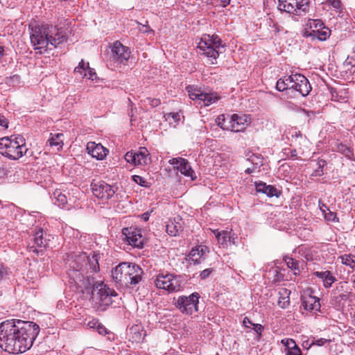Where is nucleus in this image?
Returning <instances> with one entry per match:
<instances>
[{
    "label": "nucleus",
    "instance_id": "57",
    "mask_svg": "<svg viewBox=\"0 0 355 355\" xmlns=\"http://www.w3.org/2000/svg\"><path fill=\"white\" fill-rule=\"evenodd\" d=\"M243 324L245 328H250L254 323L248 317H245L243 320Z\"/></svg>",
    "mask_w": 355,
    "mask_h": 355
},
{
    "label": "nucleus",
    "instance_id": "18",
    "mask_svg": "<svg viewBox=\"0 0 355 355\" xmlns=\"http://www.w3.org/2000/svg\"><path fill=\"white\" fill-rule=\"evenodd\" d=\"M46 245V241L43 237V230H40L34 234L32 243L28 245L29 252L36 253L37 255L44 251Z\"/></svg>",
    "mask_w": 355,
    "mask_h": 355
},
{
    "label": "nucleus",
    "instance_id": "37",
    "mask_svg": "<svg viewBox=\"0 0 355 355\" xmlns=\"http://www.w3.org/2000/svg\"><path fill=\"white\" fill-rule=\"evenodd\" d=\"M193 257L191 256V250L190 251V252L189 253V255H188V262L190 263V264H193V265H198L200 264L202 261H204L205 259V257H202L200 254V252H198V253H195V254L193 255Z\"/></svg>",
    "mask_w": 355,
    "mask_h": 355
},
{
    "label": "nucleus",
    "instance_id": "13",
    "mask_svg": "<svg viewBox=\"0 0 355 355\" xmlns=\"http://www.w3.org/2000/svg\"><path fill=\"white\" fill-rule=\"evenodd\" d=\"M278 8L288 13H295L299 10L304 11L308 6L309 0H278Z\"/></svg>",
    "mask_w": 355,
    "mask_h": 355
},
{
    "label": "nucleus",
    "instance_id": "55",
    "mask_svg": "<svg viewBox=\"0 0 355 355\" xmlns=\"http://www.w3.org/2000/svg\"><path fill=\"white\" fill-rule=\"evenodd\" d=\"M318 205L320 211L322 212L323 214L326 213L327 210H329V207L321 200H319Z\"/></svg>",
    "mask_w": 355,
    "mask_h": 355
},
{
    "label": "nucleus",
    "instance_id": "64",
    "mask_svg": "<svg viewBox=\"0 0 355 355\" xmlns=\"http://www.w3.org/2000/svg\"><path fill=\"white\" fill-rule=\"evenodd\" d=\"M338 297L340 298V300H346L348 297V294L343 293L339 295Z\"/></svg>",
    "mask_w": 355,
    "mask_h": 355
},
{
    "label": "nucleus",
    "instance_id": "53",
    "mask_svg": "<svg viewBox=\"0 0 355 355\" xmlns=\"http://www.w3.org/2000/svg\"><path fill=\"white\" fill-rule=\"evenodd\" d=\"M98 324L99 321L97 319L94 318L87 323V327L89 329H96Z\"/></svg>",
    "mask_w": 355,
    "mask_h": 355
},
{
    "label": "nucleus",
    "instance_id": "5",
    "mask_svg": "<svg viewBox=\"0 0 355 355\" xmlns=\"http://www.w3.org/2000/svg\"><path fill=\"white\" fill-rule=\"evenodd\" d=\"M28 148L21 135L0 139V154L12 160H17L26 153Z\"/></svg>",
    "mask_w": 355,
    "mask_h": 355
},
{
    "label": "nucleus",
    "instance_id": "11",
    "mask_svg": "<svg viewBox=\"0 0 355 355\" xmlns=\"http://www.w3.org/2000/svg\"><path fill=\"white\" fill-rule=\"evenodd\" d=\"M92 193L101 200H109L114 196L118 187L116 185L109 184L104 181H94L91 184Z\"/></svg>",
    "mask_w": 355,
    "mask_h": 355
},
{
    "label": "nucleus",
    "instance_id": "50",
    "mask_svg": "<svg viewBox=\"0 0 355 355\" xmlns=\"http://www.w3.org/2000/svg\"><path fill=\"white\" fill-rule=\"evenodd\" d=\"M252 329L254 330L257 334L258 338H260L262 336V331H263L264 327L263 325L260 324L254 323Z\"/></svg>",
    "mask_w": 355,
    "mask_h": 355
},
{
    "label": "nucleus",
    "instance_id": "14",
    "mask_svg": "<svg viewBox=\"0 0 355 355\" xmlns=\"http://www.w3.org/2000/svg\"><path fill=\"white\" fill-rule=\"evenodd\" d=\"M189 96L193 101H198L201 106H208L215 103L218 97L214 93L206 92L205 90H189Z\"/></svg>",
    "mask_w": 355,
    "mask_h": 355
},
{
    "label": "nucleus",
    "instance_id": "26",
    "mask_svg": "<svg viewBox=\"0 0 355 355\" xmlns=\"http://www.w3.org/2000/svg\"><path fill=\"white\" fill-rule=\"evenodd\" d=\"M64 135L62 133H51L50 137L47 141L50 147L60 150L63 146Z\"/></svg>",
    "mask_w": 355,
    "mask_h": 355
},
{
    "label": "nucleus",
    "instance_id": "61",
    "mask_svg": "<svg viewBox=\"0 0 355 355\" xmlns=\"http://www.w3.org/2000/svg\"><path fill=\"white\" fill-rule=\"evenodd\" d=\"M150 217V212L146 211L141 215V218L144 221H148Z\"/></svg>",
    "mask_w": 355,
    "mask_h": 355
},
{
    "label": "nucleus",
    "instance_id": "60",
    "mask_svg": "<svg viewBox=\"0 0 355 355\" xmlns=\"http://www.w3.org/2000/svg\"><path fill=\"white\" fill-rule=\"evenodd\" d=\"M211 231L214 234V236H216V238L217 239V241H218V238H220V236L222 235V230H211Z\"/></svg>",
    "mask_w": 355,
    "mask_h": 355
},
{
    "label": "nucleus",
    "instance_id": "51",
    "mask_svg": "<svg viewBox=\"0 0 355 355\" xmlns=\"http://www.w3.org/2000/svg\"><path fill=\"white\" fill-rule=\"evenodd\" d=\"M284 153L287 157L290 158H295L297 155V153L295 149L285 148L284 150Z\"/></svg>",
    "mask_w": 355,
    "mask_h": 355
},
{
    "label": "nucleus",
    "instance_id": "29",
    "mask_svg": "<svg viewBox=\"0 0 355 355\" xmlns=\"http://www.w3.org/2000/svg\"><path fill=\"white\" fill-rule=\"evenodd\" d=\"M291 293V291H288L286 288H282L281 291H279V297L278 300V305L279 307L282 309L287 308L290 304V297L289 295Z\"/></svg>",
    "mask_w": 355,
    "mask_h": 355
},
{
    "label": "nucleus",
    "instance_id": "43",
    "mask_svg": "<svg viewBox=\"0 0 355 355\" xmlns=\"http://www.w3.org/2000/svg\"><path fill=\"white\" fill-rule=\"evenodd\" d=\"M216 122L223 130H230V125L226 124V119L223 114L219 115L216 119Z\"/></svg>",
    "mask_w": 355,
    "mask_h": 355
},
{
    "label": "nucleus",
    "instance_id": "2",
    "mask_svg": "<svg viewBox=\"0 0 355 355\" xmlns=\"http://www.w3.org/2000/svg\"><path fill=\"white\" fill-rule=\"evenodd\" d=\"M37 324L18 319L0 324V347L11 354L24 353L33 345L40 333Z\"/></svg>",
    "mask_w": 355,
    "mask_h": 355
},
{
    "label": "nucleus",
    "instance_id": "8",
    "mask_svg": "<svg viewBox=\"0 0 355 355\" xmlns=\"http://www.w3.org/2000/svg\"><path fill=\"white\" fill-rule=\"evenodd\" d=\"M311 89L308 79L302 74L295 73L277 80L275 89Z\"/></svg>",
    "mask_w": 355,
    "mask_h": 355
},
{
    "label": "nucleus",
    "instance_id": "46",
    "mask_svg": "<svg viewBox=\"0 0 355 355\" xmlns=\"http://www.w3.org/2000/svg\"><path fill=\"white\" fill-rule=\"evenodd\" d=\"M282 344L285 346L286 351L287 352L289 349L293 348L295 347V342L294 340L291 338H284L281 341Z\"/></svg>",
    "mask_w": 355,
    "mask_h": 355
},
{
    "label": "nucleus",
    "instance_id": "33",
    "mask_svg": "<svg viewBox=\"0 0 355 355\" xmlns=\"http://www.w3.org/2000/svg\"><path fill=\"white\" fill-rule=\"evenodd\" d=\"M335 150L343 154L345 157L349 159H352L354 153L352 150L345 144L338 143L335 146Z\"/></svg>",
    "mask_w": 355,
    "mask_h": 355
},
{
    "label": "nucleus",
    "instance_id": "3",
    "mask_svg": "<svg viewBox=\"0 0 355 355\" xmlns=\"http://www.w3.org/2000/svg\"><path fill=\"white\" fill-rule=\"evenodd\" d=\"M30 29L31 43L36 53H45L67 41L66 35L52 25H35Z\"/></svg>",
    "mask_w": 355,
    "mask_h": 355
},
{
    "label": "nucleus",
    "instance_id": "15",
    "mask_svg": "<svg viewBox=\"0 0 355 355\" xmlns=\"http://www.w3.org/2000/svg\"><path fill=\"white\" fill-rule=\"evenodd\" d=\"M171 165H175L177 169L184 175L189 177L192 180L196 178L195 172L191 168L189 162L182 157L173 158L168 161Z\"/></svg>",
    "mask_w": 355,
    "mask_h": 355
},
{
    "label": "nucleus",
    "instance_id": "19",
    "mask_svg": "<svg viewBox=\"0 0 355 355\" xmlns=\"http://www.w3.org/2000/svg\"><path fill=\"white\" fill-rule=\"evenodd\" d=\"M86 149L88 154L98 160L103 159L108 153V150L103 146H102L101 144H96L94 141L88 142Z\"/></svg>",
    "mask_w": 355,
    "mask_h": 355
},
{
    "label": "nucleus",
    "instance_id": "49",
    "mask_svg": "<svg viewBox=\"0 0 355 355\" xmlns=\"http://www.w3.org/2000/svg\"><path fill=\"white\" fill-rule=\"evenodd\" d=\"M125 159L130 163V164H132L136 166V157H135V153L132 152V151H129L128 153H125Z\"/></svg>",
    "mask_w": 355,
    "mask_h": 355
},
{
    "label": "nucleus",
    "instance_id": "22",
    "mask_svg": "<svg viewBox=\"0 0 355 355\" xmlns=\"http://www.w3.org/2000/svg\"><path fill=\"white\" fill-rule=\"evenodd\" d=\"M247 156L248 158L246 161L252 164V167H248L245 169V173L247 174H251L255 172L263 165V157L261 155L254 153L247 155Z\"/></svg>",
    "mask_w": 355,
    "mask_h": 355
},
{
    "label": "nucleus",
    "instance_id": "16",
    "mask_svg": "<svg viewBox=\"0 0 355 355\" xmlns=\"http://www.w3.org/2000/svg\"><path fill=\"white\" fill-rule=\"evenodd\" d=\"M74 73L79 78H85L91 81H98L96 72L93 69L89 67V63L85 62L83 60H82L78 67L75 68Z\"/></svg>",
    "mask_w": 355,
    "mask_h": 355
},
{
    "label": "nucleus",
    "instance_id": "31",
    "mask_svg": "<svg viewBox=\"0 0 355 355\" xmlns=\"http://www.w3.org/2000/svg\"><path fill=\"white\" fill-rule=\"evenodd\" d=\"M229 121L232 125H230V130L233 132H239L243 128H240L241 125H244V119L242 116H239L238 114H233ZM246 121V120H245Z\"/></svg>",
    "mask_w": 355,
    "mask_h": 355
},
{
    "label": "nucleus",
    "instance_id": "35",
    "mask_svg": "<svg viewBox=\"0 0 355 355\" xmlns=\"http://www.w3.org/2000/svg\"><path fill=\"white\" fill-rule=\"evenodd\" d=\"M331 31L324 26L320 29L313 37L318 38L320 41L326 40L330 36Z\"/></svg>",
    "mask_w": 355,
    "mask_h": 355
},
{
    "label": "nucleus",
    "instance_id": "9",
    "mask_svg": "<svg viewBox=\"0 0 355 355\" xmlns=\"http://www.w3.org/2000/svg\"><path fill=\"white\" fill-rule=\"evenodd\" d=\"M155 284L157 288L168 291L169 293L179 291L182 287L180 277L172 274L157 275Z\"/></svg>",
    "mask_w": 355,
    "mask_h": 355
},
{
    "label": "nucleus",
    "instance_id": "4",
    "mask_svg": "<svg viewBox=\"0 0 355 355\" xmlns=\"http://www.w3.org/2000/svg\"><path fill=\"white\" fill-rule=\"evenodd\" d=\"M144 272L136 263L123 262L112 270L114 282L123 288H134L142 279Z\"/></svg>",
    "mask_w": 355,
    "mask_h": 355
},
{
    "label": "nucleus",
    "instance_id": "59",
    "mask_svg": "<svg viewBox=\"0 0 355 355\" xmlns=\"http://www.w3.org/2000/svg\"><path fill=\"white\" fill-rule=\"evenodd\" d=\"M297 95L302 96H306L309 94L311 90H294Z\"/></svg>",
    "mask_w": 355,
    "mask_h": 355
},
{
    "label": "nucleus",
    "instance_id": "32",
    "mask_svg": "<svg viewBox=\"0 0 355 355\" xmlns=\"http://www.w3.org/2000/svg\"><path fill=\"white\" fill-rule=\"evenodd\" d=\"M284 260L286 263L288 268H290L295 275H299L300 273V262L297 260L294 259L292 257L288 256H285L284 257Z\"/></svg>",
    "mask_w": 355,
    "mask_h": 355
},
{
    "label": "nucleus",
    "instance_id": "20",
    "mask_svg": "<svg viewBox=\"0 0 355 355\" xmlns=\"http://www.w3.org/2000/svg\"><path fill=\"white\" fill-rule=\"evenodd\" d=\"M183 230L182 218L179 216L169 219L166 225L167 234L171 236H176Z\"/></svg>",
    "mask_w": 355,
    "mask_h": 355
},
{
    "label": "nucleus",
    "instance_id": "47",
    "mask_svg": "<svg viewBox=\"0 0 355 355\" xmlns=\"http://www.w3.org/2000/svg\"><path fill=\"white\" fill-rule=\"evenodd\" d=\"M323 215H324L325 220H327V221H331V222H338V218H337L336 214L330 211L329 209Z\"/></svg>",
    "mask_w": 355,
    "mask_h": 355
},
{
    "label": "nucleus",
    "instance_id": "1",
    "mask_svg": "<svg viewBox=\"0 0 355 355\" xmlns=\"http://www.w3.org/2000/svg\"><path fill=\"white\" fill-rule=\"evenodd\" d=\"M101 254L92 252L89 254L81 252L71 256L69 259L67 275L70 283H73L78 288L83 290L92 289V297L98 308L105 310L112 304V297L117 293L110 288L102 282H94V275L99 271V260Z\"/></svg>",
    "mask_w": 355,
    "mask_h": 355
},
{
    "label": "nucleus",
    "instance_id": "39",
    "mask_svg": "<svg viewBox=\"0 0 355 355\" xmlns=\"http://www.w3.org/2000/svg\"><path fill=\"white\" fill-rule=\"evenodd\" d=\"M11 272L8 267L0 263V282L9 278Z\"/></svg>",
    "mask_w": 355,
    "mask_h": 355
},
{
    "label": "nucleus",
    "instance_id": "34",
    "mask_svg": "<svg viewBox=\"0 0 355 355\" xmlns=\"http://www.w3.org/2000/svg\"><path fill=\"white\" fill-rule=\"evenodd\" d=\"M341 263L352 270H355V255L352 254H345L339 257Z\"/></svg>",
    "mask_w": 355,
    "mask_h": 355
},
{
    "label": "nucleus",
    "instance_id": "7",
    "mask_svg": "<svg viewBox=\"0 0 355 355\" xmlns=\"http://www.w3.org/2000/svg\"><path fill=\"white\" fill-rule=\"evenodd\" d=\"M200 295L194 292L189 296H179L175 303V307L183 314L191 315L198 312Z\"/></svg>",
    "mask_w": 355,
    "mask_h": 355
},
{
    "label": "nucleus",
    "instance_id": "23",
    "mask_svg": "<svg viewBox=\"0 0 355 355\" xmlns=\"http://www.w3.org/2000/svg\"><path fill=\"white\" fill-rule=\"evenodd\" d=\"M313 275L320 279L323 282V286L325 288H329L332 284L336 281V277L329 270L315 271Z\"/></svg>",
    "mask_w": 355,
    "mask_h": 355
},
{
    "label": "nucleus",
    "instance_id": "41",
    "mask_svg": "<svg viewBox=\"0 0 355 355\" xmlns=\"http://www.w3.org/2000/svg\"><path fill=\"white\" fill-rule=\"evenodd\" d=\"M132 180L133 182L140 185L141 187L146 188H148L150 187V183L148 182L144 178L140 175H134L132 176Z\"/></svg>",
    "mask_w": 355,
    "mask_h": 355
},
{
    "label": "nucleus",
    "instance_id": "54",
    "mask_svg": "<svg viewBox=\"0 0 355 355\" xmlns=\"http://www.w3.org/2000/svg\"><path fill=\"white\" fill-rule=\"evenodd\" d=\"M212 271H213L212 268L205 269L200 274V279H205L206 278H207L211 275Z\"/></svg>",
    "mask_w": 355,
    "mask_h": 355
},
{
    "label": "nucleus",
    "instance_id": "12",
    "mask_svg": "<svg viewBox=\"0 0 355 355\" xmlns=\"http://www.w3.org/2000/svg\"><path fill=\"white\" fill-rule=\"evenodd\" d=\"M111 51L112 60L118 64H126L131 53L130 49L119 41L114 42Z\"/></svg>",
    "mask_w": 355,
    "mask_h": 355
},
{
    "label": "nucleus",
    "instance_id": "6",
    "mask_svg": "<svg viewBox=\"0 0 355 355\" xmlns=\"http://www.w3.org/2000/svg\"><path fill=\"white\" fill-rule=\"evenodd\" d=\"M198 48L210 61L209 64L216 63V59L222 53L224 46L221 44V40L216 35H203L198 44Z\"/></svg>",
    "mask_w": 355,
    "mask_h": 355
},
{
    "label": "nucleus",
    "instance_id": "63",
    "mask_svg": "<svg viewBox=\"0 0 355 355\" xmlns=\"http://www.w3.org/2000/svg\"><path fill=\"white\" fill-rule=\"evenodd\" d=\"M220 3L223 7H225L230 4V0H220Z\"/></svg>",
    "mask_w": 355,
    "mask_h": 355
},
{
    "label": "nucleus",
    "instance_id": "58",
    "mask_svg": "<svg viewBox=\"0 0 355 355\" xmlns=\"http://www.w3.org/2000/svg\"><path fill=\"white\" fill-rule=\"evenodd\" d=\"M0 125L8 128V121L4 116L0 114Z\"/></svg>",
    "mask_w": 355,
    "mask_h": 355
},
{
    "label": "nucleus",
    "instance_id": "48",
    "mask_svg": "<svg viewBox=\"0 0 355 355\" xmlns=\"http://www.w3.org/2000/svg\"><path fill=\"white\" fill-rule=\"evenodd\" d=\"M98 333L101 335H104V336H106L107 335V338L108 339H111L110 338V335L112 334L111 332L104 326L103 325L101 322H99L96 329Z\"/></svg>",
    "mask_w": 355,
    "mask_h": 355
},
{
    "label": "nucleus",
    "instance_id": "45",
    "mask_svg": "<svg viewBox=\"0 0 355 355\" xmlns=\"http://www.w3.org/2000/svg\"><path fill=\"white\" fill-rule=\"evenodd\" d=\"M19 82H20L19 76L14 75L13 76L7 78L6 84L9 87H15L17 86V85L19 83Z\"/></svg>",
    "mask_w": 355,
    "mask_h": 355
},
{
    "label": "nucleus",
    "instance_id": "25",
    "mask_svg": "<svg viewBox=\"0 0 355 355\" xmlns=\"http://www.w3.org/2000/svg\"><path fill=\"white\" fill-rule=\"evenodd\" d=\"M302 305L306 311H318L320 309L319 298L309 295L304 298Z\"/></svg>",
    "mask_w": 355,
    "mask_h": 355
},
{
    "label": "nucleus",
    "instance_id": "27",
    "mask_svg": "<svg viewBox=\"0 0 355 355\" xmlns=\"http://www.w3.org/2000/svg\"><path fill=\"white\" fill-rule=\"evenodd\" d=\"M136 166L147 165L150 159V153L146 148L141 147L139 150L135 153Z\"/></svg>",
    "mask_w": 355,
    "mask_h": 355
},
{
    "label": "nucleus",
    "instance_id": "28",
    "mask_svg": "<svg viewBox=\"0 0 355 355\" xmlns=\"http://www.w3.org/2000/svg\"><path fill=\"white\" fill-rule=\"evenodd\" d=\"M51 198L53 202L59 207H64L67 203V196L60 189H55L52 193Z\"/></svg>",
    "mask_w": 355,
    "mask_h": 355
},
{
    "label": "nucleus",
    "instance_id": "36",
    "mask_svg": "<svg viewBox=\"0 0 355 355\" xmlns=\"http://www.w3.org/2000/svg\"><path fill=\"white\" fill-rule=\"evenodd\" d=\"M164 117L170 124L175 126L180 121L181 115L179 112H169L164 114Z\"/></svg>",
    "mask_w": 355,
    "mask_h": 355
},
{
    "label": "nucleus",
    "instance_id": "17",
    "mask_svg": "<svg viewBox=\"0 0 355 355\" xmlns=\"http://www.w3.org/2000/svg\"><path fill=\"white\" fill-rule=\"evenodd\" d=\"M218 243L223 248H227L228 245H239V236L231 228L222 230V235L218 238Z\"/></svg>",
    "mask_w": 355,
    "mask_h": 355
},
{
    "label": "nucleus",
    "instance_id": "62",
    "mask_svg": "<svg viewBox=\"0 0 355 355\" xmlns=\"http://www.w3.org/2000/svg\"><path fill=\"white\" fill-rule=\"evenodd\" d=\"M327 342V340L324 339V338H320V339H318L315 341V344L318 345V346H322L325 343Z\"/></svg>",
    "mask_w": 355,
    "mask_h": 355
},
{
    "label": "nucleus",
    "instance_id": "40",
    "mask_svg": "<svg viewBox=\"0 0 355 355\" xmlns=\"http://www.w3.org/2000/svg\"><path fill=\"white\" fill-rule=\"evenodd\" d=\"M132 331H133L132 339L137 343L143 342L144 340V337L146 336L145 331L141 330V331L137 329V328H132Z\"/></svg>",
    "mask_w": 355,
    "mask_h": 355
},
{
    "label": "nucleus",
    "instance_id": "38",
    "mask_svg": "<svg viewBox=\"0 0 355 355\" xmlns=\"http://www.w3.org/2000/svg\"><path fill=\"white\" fill-rule=\"evenodd\" d=\"M198 252H200V254L202 257H205V255L209 252V248L206 245H197L196 247H194L191 249V256L193 257V255L195 254V253L198 254Z\"/></svg>",
    "mask_w": 355,
    "mask_h": 355
},
{
    "label": "nucleus",
    "instance_id": "21",
    "mask_svg": "<svg viewBox=\"0 0 355 355\" xmlns=\"http://www.w3.org/2000/svg\"><path fill=\"white\" fill-rule=\"evenodd\" d=\"M255 187L257 192L263 193L268 197H279L281 195V191L277 190L274 186L268 185L263 182H255Z\"/></svg>",
    "mask_w": 355,
    "mask_h": 355
},
{
    "label": "nucleus",
    "instance_id": "44",
    "mask_svg": "<svg viewBox=\"0 0 355 355\" xmlns=\"http://www.w3.org/2000/svg\"><path fill=\"white\" fill-rule=\"evenodd\" d=\"M327 164V162L320 159L318 162V168L314 170L313 175L315 176H322L323 175V168Z\"/></svg>",
    "mask_w": 355,
    "mask_h": 355
},
{
    "label": "nucleus",
    "instance_id": "56",
    "mask_svg": "<svg viewBox=\"0 0 355 355\" xmlns=\"http://www.w3.org/2000/svg\"><path fill=\"white\" fill-rule=\"evenodd\" d=\"M328 1L335 8L338 9L341 6L340 0H328Z\"/></svg>",
    "mask_w": 355,
    "mask_h": 355
},
{
    "label": "nucleus",
    "instance_id": "10",
    "mask_svg": "<svg viewBox=\"0 0 355 355\" xmlns=\"http://www.w3.org/2000/svg\"><path fill=\"white\" fill-rule=\"evenodd\" d=\"M122 240L133 248H142L144 245L145 238L142 234V230L131 226L124 227L122 230Z\"/></svg>",
    "mask_w": 355,
    "mask_h": 355
},
{
    "label": "nucleus",
    "instance_id": "24",
    "mask_svg": "<svg viewBox=\"0 0 355 355\" xmlns=\"http://www.w3.org/2000/svg\"><path fill=\"white\" fill-rule=\"evenodd\" d=\"M324 26L320 19H309L306 24L305 35L307 36H313Z\"/></svg>",
    "mask_w": 355,
    "mask_h": 355
},
{
    "label": "nucleus",
    "instance_id": "52",
    "mask_svg": "<svg viewBox=\"0 0 355 355\" xmlns=\"http://www.w3.org/2000/svg\"><path fill=\"white\" fill-rule=\"evenodd\" d=\"M286 355H302V352L300 347L295 344V347L289 349L286 353Z\"/></svg>",
    "mask_w": 355,
    "mask_h": 355
},
{
    "label": "nucleus",
    "instance_id": "42",
    "mask_svg": "<svg viewBox=\"0 0 355 355\" xmlns=\"http://www.w3.org/2000/svg\"><path fill=\"white\" fill-rule=\"evenodd\" d=\"M141 101L144 102V105H149L152 108L157 107L161 103L160 100L159 98H150V97H147V98L141 100Z\"/></svg>",
    "mask_w": 355,
    "mask_h": 355
},
{
    "label": "nucleus",
    "instance_id": "30",
    "mask_svg": "<svg viewBox=\"0 0 355 355\" xmlns=\"http://www.w3.org/2000/svg\"><path fill=\"white\" fill-rule=\"evenodd\" d=\"M331 100L336 102L346 103L348 101L347 90H329Z\"/></svg>",
    "mask_w": 355,
    "mask_h": 355
}]
</instances>
